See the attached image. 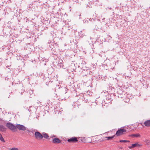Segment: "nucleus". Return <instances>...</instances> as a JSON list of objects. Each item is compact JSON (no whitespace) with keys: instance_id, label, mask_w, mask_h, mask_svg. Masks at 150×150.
<instances>
[{"instance_id":"nucleus-1","label":"nucleus","mask_w":150,"mask_h":150,"mask_svg":"<svg viewBox=\"0 0 150 150\" xmlns=\"http://www.w3.org/2000/svg\"><path fill=\"white\" fill-rule=\"evenodd\" d=\"M127 130L126 129L124 128H121L118 129L115 134L114 135L115 136L116 135L117 136H120L125 134Z\"/></svg>"},{"instance_id":"nucleus-3","label":"nucleus","mask_w":150,"mask_h":150,"mask_svg":"<svg viewBox=\"0 0 150 150\" xmlns=\"http://www.w3.org/2000/svg\"><path fill=\"white\" fill-rule=\"evenodd\" d=\"M35 137L38 140H40L42 138V134L39 132H36L35 133Z\"/></svg>"},{"instance_id":"nucleus-19","label":"nucleus","mask_w":150,"mask_h":150,"mask_svg":"<svg viewBox=\"0 0 150 150\" xmlns=\"http://www.w3.org/2000/svg\"><path fill=\"white\" fill-rule=\"evenodd\" d=\"M139 124H140L141 125L143 126V127L144 126V125H143L142 124V123H139Z\"/></svg>"},{"instance_id":"nucleus-15","label":"nucleus","mask_w":150,"mask_h":150,"mask_svg":"<svg viewBox=\"0 0 150 150\" xmlns=\"http://www.w3.org/2000/svg\"><path fill=\"white\" fill-rule=\"evenodd\" d=\"M119 141L120 142H129V140H120Z\"/></svg>"},{"instance_id":"nucleus-14","label":"nucleus","mask_w":150,"mask_h":150,"mask_svg":"<svg viewBox=\"0 0 150 150\" xmlns=\"http://www.w3.org/2000/svg\"><path fill=\"white\" fill-rule=\"evenodd\" d=\"M0 140L2 141L3 142H5V141L4 139V138L2 136V135L1 134H0Z\"/></svg>"},{"instance_id":"nucleus-18","label":"nucleus","mask_w":150,"mask_h":150,"mask_svg":"<svg viewBox=\"0 0 150 150\" xmlns=\"http://www.w3.org/2000/svg\"><path fill=\"white\" fill-rule=\"evenodd\" d=\"M53 137H56V136L54 135H52L51 137L53 138Z\"/></svg>"},{"instance_id":"nucleus-9","label":"nucleus","mask_w":150,"mask_h":150,"mask_svg":"<svg viewBox=\"0 0 150 150\" xmlns=\"http://www.w3.org/2000/svg\"><path fill=\"white\" fill-rule=\"evenodd\" d=\"M145 126L147 127H150V120H148L146 121L144 124Z\"/></svg>"},{"instance_id":"nucleus-8","label":"nucleus","mask_w":150,"mask_h":150,"mask_svg":"<svg viewBox=\"0 0 150 150\" xmlns=\"http://www.w3.org/2000/svg\"><path fill=\"white\" fill-rule=\"evenodd\" d=\"M42 138L44 137V138L47 139H50L49 137L48 134L45 132H43L42 134Z\"/></svg>"},{"instance_id":"nucleus-6","label":"nucleus","mask_w":150,"mask_h":150,"mask_svg":"<svg viewBox=\"0 0 150 150\" xmlns=\"http://www.w3.org/2000/svg\"><path fill=\"white\" fill-rule=\"evenodd\" d=\"M141 146V145L139 144L138 143H135L132 144L131 146H129L128 148L130 149H131L137 147H140Z\"/></svg>"},{"instance_id":"nucleus-13","label":"nucleus","mask_w":150,"mask_h":150,"mask_svg":"<svg viewBox=\"0 0 150 150\" xmlns=\"http://www.w3.org/2000/svg\"><path fill=\"white\" fill-rule=\"evenodd\" d=\"M144 142L147 145H150V141L147 139H146L145 140Z\"/></svg>"},{"instance_id":"nucleus-20","label":"nucleus","mask_w":150,"mask_h":150,"mask_svg":"<svg viewBox=\"0 0 150 150\" xmlns=\"http://www.w3.org/2000/svg\"><path fill=\"white\" fill-rule=\"evenodd\" d=\"M120 149H122L123 148V147H121L119 148Z\"/></svg>"},{"instance_id":"nucleus-2","label":"nucleus","mask_w":150,"mask_h":150,"mask_svg":"<svg viewBox=\"0 0 150 150\" xmlns=\"http://www.w3.org/2000/svg\"><path fill=\"white\" fill-rule=\"evenodd\" d=\"M6 125L9 129L13 132H16L17 130L16 126H15L11 123H7L6 124Z\"/></svg>"},{"instance_id":"nucleus-4","label":"nucleus","mask_w":150,"mask_h":150,"mask_svg":"<svg viewBox=\"0 0 150 150\" xmlns=\"http://www.w3.org/2000/svg\"><path fill=\"white\" fill-rule=\"evenodd\" d=\"M16 128H18L20 130L24 131L26 129V128L24 126L20 124L16 125Z\"/></svg>"},{"instance_id":"nucleus-16","label":"nucleus","mask_w":150,"mask_h":150,"mask_svg":"<svg viewBox=\"0 0 150 150\" xmlns=\"http://www.w3.org/2000/svg\"><path fill=\"white\" fill-rule=\"evenodd\" d=\"M101 141H103L106 140V138H105V137H103L101 139H100Z\"/></svg>"},{"instance_id":"nucleus-10","label":"nucleus","mask_w":150,"mask_h":150,"mask_svg":"<svg viewBox=\"0 0 150 150\" xmlns=\"http://www.w3.org/2000/svg\"><path fill=\"white\" fill-rule=\"evenodd\" d=\"M6 128L3 125H0V131L4 132L6 131Z\"/></svg>"},{"instance_id":"nucleus-12","label":"nucleus","mask_w":150,"mask_h":150,"mask_svg":"<svg viewBox=\"0 0 150 150\" xmlns=\"http://www.w3.org/2000/svg\"><path fill=\"white\" fill-rule=\"evenodd\" d=\"M131 137H140V135L139 134H133L131 135Z\"/></svg>"},{"instance_id":"nucleus-5","label":"nucleus","mask_w":150,"mask_h":150,"mask_svg":"<svg viewBox=\"0 0 150 150\" xmlns=\"http://www.w3.org/2000/svg\"><path fill=\"white\" fill-rule=\"evenodd\" d=\"M67 141L70 143H75L78 141L76 137H73L67 140Z\"/></svg>"},{"instance_id":"nucleus-17","label":"nucleus","mask_w":150,"mask_h":150,"mask_svg":"<svg viewBox=\"0 0 150 150\" xmlns=\"http://www.w3.org/2000/svg\"><path fill=\"white\" fill-rule=\"evenodd\" d=\"M9 150H18V149L16 148H13L12 149H10Z\"/></svg>"},{"instance_id":"nucleus-11","label":"nucleus","mask_w":150,"mask_h":150,"mask_svg":"<svg viewBox=\"0 0 150 150\" xmlns=\"http://www.w3.org/2000/svg\"><path fill=\"white\" fill-rule=\"evenodd\" d=\"M115 135H114L112 137H105L106 140H109L112 139L115 137Z\"/></svg>"},{"instance_id":"nucleus-7","label":"nucleus","mask_w":150,"mask_h":150,"mask_svg":"<svg viewBox=\"0 0 150 150\" xmlns=\"http://www.w3.org/2000/svg\"><path fill=\"white\" fill-rule=\"evenodd\" d=\"M52 142L55 144H59L61 142V141L58 138H56L53 139Z\"/></svg>"}]
</instances>
